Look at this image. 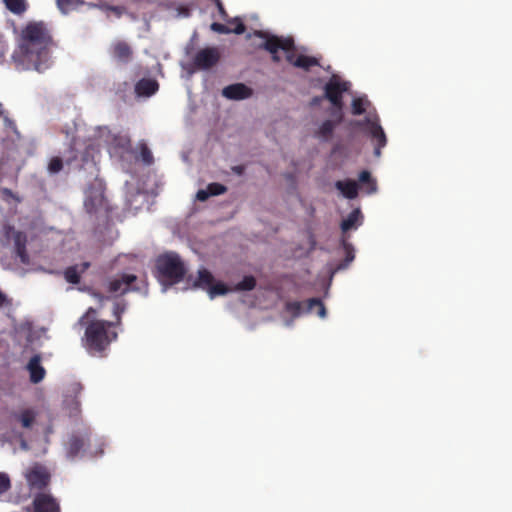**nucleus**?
I'll use <instances>...</instances> for the list:
<instances>
[{
  "mask_svg": "<svg viewBox=\"0 0 512 512\" xmlns=\"http://www.w3.org/2000/svg\"><path fill=\"white\" fill-rule=\"evenodd\" d=\"M335 187L346 197L347 199H355L358 196V184L356 181L347 179L339 180L335 183Z\"/></svg>",
  "mask_w": 512,
  "mask_h": 512,
  "instance_id": "21",
  "label": "nucleus"
},
{
  "mask_svg": "<svg viewBox=\"0 0 512 512\" xmlns=\"http://www.w3.org/2000/svg\"><path fill=\"white\" fill-rule=\"evenodd\" d=\"M349 83L341 81L338 76L333 75L324 86V98L330 101L333 108L331 116H337L338 121H343V93L348 91Z\"/></svg>",
  "mask_w": 512,
  "mask_h": 512,
  "instance_id": "4",
  "label": "nucleus"
},
{
  "mask_svg": "<svg viewBox=\"0 0 512 512\" xmlns=\"http://www.w3.org/2000/svg\"><path fill=\"white\" fill-rule=\"evenodd\" d=\"M3 3L6 9L15 15H22L28 9L26 0H3Z\"/></svg>",
  "mask_w": 512,
  "mask_h": 512,
  "instance_id": "24",
  "label": "nucleus"
},
{
  "mask_svg": "<svg viewBox=\"0 0 512 512\" xmlns=\"http://www.w3.org/2000/svg\"><path fill=\"white\" fill-rule=\"evenodd\" d=\"M229 24L233 25V27H230V33L240 35L243 34L246 30L244 23L239 18H235L229 21Z\"/></svg>",
  "mask_w": 512,
  "mask_h": 512,
  "instance_id": "35",
  "label": "nucleus"
},
{
  "mask_svg": "<svg viewBox=\"0 0 512 512\" xmlns=\"http://www.w3.org/2000/svg\"><path fill=\"white\" fill-rule=\"evenodd\" d=\"M254 35L265 39V42L260 45V48L268 51L272 55L273 62L278 63L280 56L278 55L279 50L289 52L295 49L294 40L291 37H279L276 35H269L267 32L258 30L254 32Z\"/></svg>",
  "mask_w": 512,
  "mask_h": 512,
  "instance_id": "5",
  "label": "nucleus"
},
{
  "mask_svg": "<svg viewBox=\"0 0 512 512\" xmlns=\"http://www.w3.org/2000/svg\"><path fill=\"white\" fill-rule=\"evenodd\" d=\"M28 485L32 490H44L50 483L49 471L41 465H34L25 474Z\"/></svg>",
  "mask_w": 512,
  "mask_h": 512,
  "instance_id": "9",
  "label": "nucleus"
},
{
  "mask_svg": "<svg viewBox=\"0 0 512 512\" xmlns=\"http://www.w3.org/2000/svg\"><path fill=\"white\" fill-rule=\"evenodd\" d=\"M214 281L213 275L205 268L198 271V277L194 282V287L209 288Z\"/></svg>",
  "mask_w": 512,
  "mask_h": 512,
  "instance_id": "26",
  "label": "nucleus"
},
{
  "mask_svg": "<svg viewBox=\"0 0 512 512\" xmlns=\"http://www.w3.org/2000/svg\"><path fill=\"white\" fill-rule=\"evenodd\" d=\"M74 0H57V3L60 7L72 5Z\"/></svg>",
  "mask_w": 512,
  "mask_h": 512,
  "instance_id": "48",
  "label": "nucleus"
},
{
  "mask_svg": "<svg viewBox=\"0 0 512 512\" xmlns=\"http://www.w3.org/2000/svg\"><path fill=\"white\" fill-rule=\"evenodd\" d=\"M333 119H327L325 120L318 128V130L315 132L316 137L319 139H322L324 141L329 140L333 132L342 121H338L337 116H332Z\"/></svg>",
  "mask_w": 512,
  "mask_h": 512,
  "instance_id": "19",
  "label": "nucleus"
},
{
  "mask_svg": "<svg viewBox=\"0 0 512 512\" xmlns=\"http://www.w3.org/2000/svg\"><path fill=\"white\" fill-rule=\"evenodd\" d=\"M317 309V315L321 318L326 316V308L323 302L319 298H310L304 302L300 301H289L285 304V309L293 317H299L302 314L312 313L314 309Z\"/></svg>",
  "mask_w": 512,
  "mask_h": 512,
  "instance_id": "7",
  "label": "nucleus"
},
{
  "mask_svg": "<svg viewBox=\"0 0 512 512\" xmlns=\"http://www.w3.org/2000/svg\"><path fill=\"white\" fill-rule=\"evenodd\" d=\"M137 276L129 273H122L107 282V291L110 294L121 296L130 291H139L138 287L133 284L136 282Z\"/></svg>",
  "mask_w": 512,
  "mask_h": 512,
  "instance_id": "8",
  "label": "nucleus"
},
{
  "mask_svg": "<svg viewBox=\"0 0 512 512\" xmlns=\"http://www.w3.org/2000/svg\"><path fill=\"white\" fill-rule=\"evenodd\" d=\"M63 168V159L60 157H53L48 165V170L50 173H58Z\"/></svg>",
  "mask_w": 512,
  "mask_h": 512,
  "instance_id": "36",
  "label": "nucleus"
},
{
  "mask_svg": "<svg viewBox=\"0 0 512 512\" xmlns=\"http://www.w3.org/2000/svg\"><path fill=\"white\" fill-rule=\"evenodd\" d=\"M210 197L208 189H201L196 194V199L199 201H206Z\"/></svg>",
  "mask_w": 512,
  "mask_h": 512,
  "instance_id": "41",
  "label": "nucleus"
},
{
  "mask_svg": "<svg viewBox=\"0 0 512 512\" xmlns=\"http://www.w3.org/2000/svg\"><path fill=\"white\" fill-rule=\"evenodd\" d=\"M27 369L30 373V380L32 383H39L45 376V369L41 365V357L34 355L28 362Z\"/></svg>",
  "mask_w": 512,
  "mask_h": 512,
  "instance_id": "18",
  "label": "nucleus"
},
{
  "mask_svg": "<svg viewBox=\"0 0 512 512\" xmlns=\"http://www.w3.org/2000/svg\"><path fill=\"white\" fill-rule=\"evenodd\" d=\"M98 309L89 307L86 312L79 318L77 324L81 327L86 326L91 320L95 319Z\"/></svg>",
  "mask_w": 512,
  "mask_h": 512,
  "instance_id": "31",
  "label": "nucleus"
},
{
  "mask_svg": "<svg viewBox=\"0 0 512 512\" xmlns=\"http://www.w3.org/2000/svg\"><path fill=\"white\" fill-rule=\"evenodd\" d=\"M51 43L52 37L46 25L43 22H30L21 32L13 60L22 69L43 72L50 66Z\"/></svg>",
  "mask_w": 512,
  "mask_h": 512,
  "instance_id": "1",
  "label": "nucleus"
},
{
  "mask_svg": "<svg viewBox=\"0 0 512 512\" xmlns=\"http://www.w3.org/2000/svg\"><path fill=\"white\" fill-rule=\"evenodd\" d=\"M6 114L3 104L0 102V117Z\"/></svg>",
  "mask_w": 512,
  "mask_h": 512,
  "instance_id": "49",
  "label": "nucleus"
},
{
  "mask_svg": "<svg viewBox=\"0 0 512 512\" xmlns=\"http://www.w3.org/2000/svg\"><path fill=\"white\" fill-rule=\"evenodd\" d=\"M90 265V262H83L80 265L67 267L63 272L65 280L70 284H79L81 281V275L89 269Z\"/></svg>",
  "mask_w": 512,
  "mask_h": 512,
  "instance_id": "17",
  "label": "nucleus"
},
{
  "mask_svg": "<svg viewBox=\"0 0 512 512\" xmlns=\"http://www.w3.org/2000/svg\"><path fill=\"white\" fill-rule=\"evenodd\" d=\"M90 443V432H76L71 434L66 444L67 456L71 459L77 457Z\"/></svg>",
  "mask_w": 512,
  "mask_h": 512,
  "instance_id": "10",
  "label": "nucleus"
},
{
  "mask_svg": "<svg viewBox=\"0 0 512 512\" xmlns=\"http://www.w3.org/2000/svg\"><path fill=\"white\" fill-rule=\"evenodd\" d=\"M8 46L3 36L0 35V64L4 61L5 55L7 53Z\"/></svg>",
  "mask_w": 512,
  "mask_h": 512,
  "instance_id": "40",
  "label": "nucleus"
},
{
  "mask_svg": "<svg viewBox=\"0 0 512 512\" xmlns=\"http://www.w3.org/2000/svg\"><path fill=\"white\" fill-rule=\"evenodd\" d=\"M186 272V265L176 252L161 254L155 261V276L165 287L181 282L185 278Z\"/></svg>",
  "mask_w": 512,
  "mask_h": 512,
  "instance_id": "3",
  "label": "nucleus"
},
{
  "mask_svg": "<svg viewBox=\"0 0 512 512\" xmlns=\"http://www.w3.org/2000/svg\"><path fill=\"white\" fill-rule=\"evenodd\" d=\"M75 146L76 143L73 142L69 149L64 153L65 163L68 166H74V168L78 170L84 169L86 166L96 170V164L93 159V146H86L85 149L80 153H78Z\"/></svg>",
  "mask_w": 512,
  "mask_h": 512,
  "instance_id": "6",
  "label": "nucleus"
},
{
  "mask_svg": "<svg viewBox=\"0 0 512 512\" xmlns=\"http://www.w3.org/2000/svg\"><path fill=\"white\" fill-rule=\"evenodd\" d=\"M228 292V288L223 283H212L211 286L208 288V293L210 298H214L218 295H225Z\"/></svg>",
  "mask_w": 512,
  "mask_h": 512,
  "instance_id": "32",
  "label": "nucleus"
},
{
  "mask_svg": "<svg viewBox=\"0 0 512 512\" xmlns=\"http://www.w3.org/2000/svg\"><path fill=\"white\" fill-rule=\"evenodd\" d=\"M11 304V300L2 291H0V308L11 306Z\"/></svg>",
  "mask_w": 512,
  "mask_h": 512,
  "instance_id": "42",
  "label": "nucleus"
},
{
  "mask_svg": "<svg viewBox=\"0 0 512 512\" xmlns=\"http://www.w3.org/2000/svg\"><path fill=\"white\" fill-rule=\"evenodd\" d=\"M4 194H6V195H11V194H12V192H11V190H9V189H4Z\"/></svg>",
  "mask_w": 512,
  "mask_h": 512,
  "instance_id": "50",
  "label": "nucleus"
},
{
  "mask_svg": "<svg viewBox=\"0 0 512 512\" xmlns=\"http://www.w3.org/2000/svg\"><path fill=\"white\" fill-rule=\"evenodd\" d=\"M216 5H217V8H218V12L220 14V16L223 18V19H226L228 14L223 6V4L221 3L220 0H216Z\"/></svg>",
  "mask_w": 512,
  "mask_h": 512,
  "instance_id": "43",
  "label": "nucleus"
},
{
  "mask_svg": "<svg viewBox=\"0 0 512 512\" xmlns=\"http://www.w3.org/2000/svg\"><path fill=\"white\" fill-rule=\"evenodd\" d=\"M13 416L21 423L23 428H31L36 419V413L33 409H24L20 413H15Z\"/></svg>",
  "mask_w": 512,
  "mask_h": 512,
  "instance_id": "23",
  "label": "nucleus"
},
{
  "mask_svg": "<svg viewBox=\"0 0 512 512\" xmlns=\"http://www.w3.org/2000/svg\"><path fill=\"white\" fill-rule=\"evenodd\" d=\"M210 196H218L224 194L227 191V187L220 183H210L207 186Z\"/></svg>",
  "mask_w": 512,
  "mask_h": 512,
  "instance_id": "34",
  "label": "nucleus"
},
{
  "mask_svg": "<svg viewBox=\"0 0 512 512\" xmlns=\"http://www.w3.org/2000/svg\"><path fill=\"white\" fill-rule=\"evenodd\" d=\"M296 55L294 53V50H291L289 52H286V60L287 62H289L290 64H292L294 66V63H295V59H296Z\"/></svg>",
  "mask_w": 512,
  "mask_h": 512,
  "instance_id": "45",
  "label": "nucleus"
},
{
  "mask_svg": "<svg viewBox=\"0 0 512 512\" xmlns=\"http://www.w3.org/2000/svg\"><path fill=\"white\" fill-rule=\"evenodd\" d=\"M256 286V279L255 277L249 275L245 276L242 281L236 284L235 290L237 291H251Z\"/></svg>",
  "mask_w": 512,
  "mask_h": 512,
  "instance_id": "29",
  "label": "nucleus"
},
{
  "mask_svg": "<svg viewBox=\"0 0 512 512\" xmlns=\"http://www.w3.org/2000/svg\"><path fill=\"white\" fill-rule=\"evenodd\" d=\"M219 60V50L216 47H207L196 53L193 64L198 69L207 70L215 66Z\"/></svg>",
  "mask_w": 512,
  "mask_h": 512,
  "instance_id": "11",
  "label": "nucleus"
},
{
  "mask_svg": "<svg viewBox=\"0 0 512 512\" xmlns=\"http://www.w3.org/2000/svg\"><path fill=\"white\" fill-rule=\"evenodd\" d=\"M363 222V215L359 208L354 209L341 223L343 235L351 229H357Z\"/></svg>",
  "mask_w": 512,
  "mask_h": 512,
  "instance_id": "20",
  "label": "nucleus"
},
{
  "mask_svg": "<svg viewBox=\"0 0 512 512\" xmlns=\"http://www.w3.org/2000/svg\"><path fill=\"white\" fill-rule=\"evenodd\" d=\"M32 504L34 512H61L58 500L49 493H37Z\"/></svg>",
  "mask_w": 512,
  "mask_h": 512,
  "instance_id": "12",
  "label": "nucleus"
},
{
  "mask_svg": "<svg viewBox=\"0 0 512 512\" xmlns=\"http://www.w3.org/2000/svg\"><path fill=\"white\" fill-rule=\"evenodd\" d=\"M140 155H141L142 161L146 165H151L153 163L154 158H153L152 152L146 144H141Z\"/></svg>",
  "mask_w": 512,
  "mask_h": 512,
  "instance_id": "33",
  "label": "nucleus"
},
{
  "mask_svg": "<svg viewBox=\"0 0 512 512\" xmlns=\"http://www.w3.org/2000/svg\"><path fill=\"white\" fill-rule=\"evenodd\" d=\"M370 102L367 99L358 97L354 98L351 103V109L353 115H362L365 113L367 106Z\"/></svg>",
  "mask_w": 512,
  "mask_h": 512,
  "instance_id": "28",
  "label": "nucleus"
},
{
  "mask_svg": "<svg viewBox=\"0 0 512 512\" xmlns=\"http://www.w3.org/2000/svg\"><path fill=\"white\" fill-rule=\"evenodd\" d=\"M158 82L154 79L143 78L135 85V91L140 96H151L158 90Z\"/></svg>",
  "mask_w": 512,
  "mask_h": 512,
  "instance_id": "22",
  "label": "nucleus"
},
{
  "mask_svg": "<svg viewBox=\"0 0 512 512\" xmlns=\"http://www.w3.org/2000/svg\"><path fill=\"white\" fill-rule=\"evenodd\" d=\"M210 28L212 31L220 34H230V27L222 23L213 22Z\"/></svg>",
  "mask_w": 512,
  "mask_h": 512,
  "instance_id": "38",
  "label": "nucleus"
},
{
  "mask_svg": "<svg viewBox=\"0 0 512 512\" xmlns=\"http://www.w3.org/2000/svg\"><path fill=\"white\" fill-rule=\"evenodd\" d=\"M102 201V195H99L95 198L87 197L85 200L86 208L91 211L97 204H100Z\"/></svg>",
  "mask_w": 512,
  "mask_h": 512,
  "instance_id": "39",
  "label": "nucleus"
},
{
  "mask_svg": "<svg viewBox=\"0 0 512 512\" xmlns=\"http://www.w3.org/2000/svg\"><path fill=\"white\" fill-rule=\"evenodd\" d=\"M359 182L366 187L368 193H374L377 190L376 181L371 177V174L367 170H363L359 174Z\"/></svg>",
  "mask_w": 512,
  "mask_h": 512,
  "instance_id": "27",
  "label": "nucleus"
},
{
  "mask_svg": "<svg viewBox=\"0 0 512 512\" xmlns=\"http://www.w3.org/2000/svg\"><path fill=\"white\" fill-rule=\"evenodd\" d=\"M93 297L99 302V309H102L106 302L113 300L112 315L114 320L106 321L101 319L91 320L85 328L82 337V345L92 356L103 357L110 344L114 342L118 333L115 328L122 323V315L126 310V301L117 300L112 296H106L99 292H93Z\"/></svg>",
  "mask_w": 512,
  "mask_h": 512,
  "instance_id": "2",
  "label": "nucleus"
},
{
  "mask_svg": "<svg viewBox=\"0 0 512 512\" xmlns=\"http://www.w3.org/2000/svg\"><path fill=\"white\" fill-rule=\"evenodd\" d=\"M13 242L15 247L16 256L19 258L22 264H29L30 257L27 252V235L22 231L13 232Z\"/></svg>",
  "mask_w": 512,
  "mask_h": 512,
  "instance_id": "16",
  "label": "nucleus"
},
{
  "mask_svg": "<svg viewBox=\"0 0 512 512\" xmlns=\"http://www.w3.org/2000/svg\"><path fill=\"white\" fill-rule=\"evenodd\" d=\"M319 60L313 56L300 54L296 57L294 66L309 71L311 67L319 66Z\"/></svg>",
  "mask_w": 512,
  "mask_h": 512,
  "instance_id": "25",
  "label": "nucleus"
},
{
  "mask_svg": "<svg viewBox=\"0 0 512 512\" xmlns=\"http://www.w3.org/2000/svg\"><path fill=\"white\" fill-rule=\"evenodd\" d=\"M324 99V96H315L312 100H311V105L312 106H317L321 103V101Z\"/></svg>",
  "mask_w": 512,
  "mask_h": 512,
  "instance_id": "47",
  "label": "nucleus"
},
{
  "mask_svg": "<svg viewBox=\"0 0 512 512\" xmlns=\"http://www.w3.org/2000/svg\"><path fill=\"white\" fill-rule=\"evenodd\" d=\"M11 488V481L6 473L0 472V494L6 493Z\"/></svg>",
  "mask_w": 512,
  "mask_h": 512,
  "instance_id": "37",
  "label": "nucleus"
},
{
  "mask_svg": "<svg viewBox=\"0 0 512 512\" xmlns=\"http://www.w3.org/2000/svg\"><path fill=\"white\" fill-rule=\"evenodd\" d=\"M2 118H3V120H4L5 125H6L8 128L13 129V130H15V129H16V124H15V122H14L12 119H10V118L7 116V114H5Z\"/></svg>",
  "mask_w": 512,
  "mask_h": 512,
  "instance_id": "44",
  "label": "nucleus"
},
{
  "mask_svg": "<svg viewBox=\"0 0 512 512\" xmlns=\"http://www.w3.org/2000/svg\"><path fill=\"white\" fill-rule=\"evenodd\" d=\"M112 57L120 63L127 64L131 61L133 50L131 46L122 40L115 41L110 48Z\"/></svg>",
  "mask_w": 512,
  "mask_h": 512,
  "instance_id": "15",
  "label": "nucleus"
},
{
  "mask_svg": "<svg viewBox=\"0 0 512 512\" xmlns=\"http://www.w3.org/2000/svg\"><path fill=\"white\" fill-rule=\"evenodd\" d=\"M359 125H368L369 132L371 137L376 141V147L374 150V154L376 157L381 155V148L385 147L387 144V138L383 128L376 121L371 120L370 118H365L364 121L358 122Z\"/></svg>",
  "mask_w": 512,
  "mask_h": 512,
  "instance_id": "13",
  "label": "nucleus"
},
{
  "mask_svg": "<svg viewBox=\"0 0 512 512\" xmlns=\"http://www.w3.org/2000/svg\"><path fill=\"white\" fill-rule=\"evenodd\" d=\"M253 90L243 83H235L226 86L222 90V95L231 100H243L251 97Z\"/></svg>",
  "mask_w": 512,
  "mask_h": 512,
  "instance_id": "14",
  "label": "nucleus"
},
{
  "mask_svg": "<svg viewBox=\"0 0 512 512\" xmlns=\"http://www.w3.org/2000/svg\"><path fill=\"white\" fill-rule=\"evenodd\" d=\"M348 238H349L348 235H343V237L341 239V245L346 253V258H345L346 264H349L355 258L354 248H353L352 244L348 241Z\"/></svg>",
  "mask_w": 512,
  "mask_h": 512,
  "instance_id": "30",
  "label": "nucleus"
},
{
  "mask_svg": "<svg viewBox=\"0 0 512 512\" xmlns=\"http://www.w3.org/2000/svg\"><path fill=\"white\" fill-rule=\"evenodd\" d=\"M232 171L237 175H242L244 173V167L242 165L233 166Z\"/></svg>",
  "mask_w": 512,
  "mask_h": 512,
  "instance_id": "46",
  "label": "nucleus"
}]
</instances>
